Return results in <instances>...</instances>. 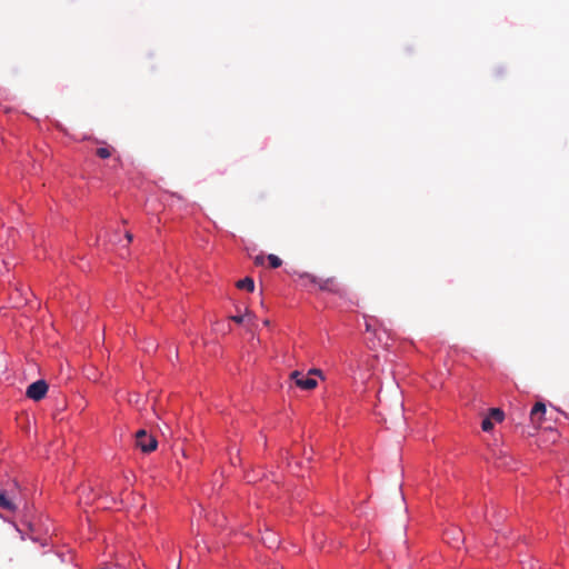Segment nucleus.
<instances>
[{
    "instance_id": "nucleus-9",
    "label": "nucleus",
    "mask_w": 569,
    "mask_h": 569,
    "mask_svg": "<svg viewBox=\"0 0 569 569\" xmlns=\"http://www.w3.org/2000/svg\"><path fill=\"white\" fill-rule=\"evenodd\" d=\"M488 418H490L491 421L495 420L497 422H501L503 420V418H505V413L499 408H491L489 410Z\"/></svg>"
},
{
    "instance_id": "nucleus-14",
    "label": "nucleus",
    "mask_w": 569,
    "mask_h": 569,
    "mask_svg": "<svg viewBox=\"0 0 569 569\" xmlns=\"http://www.w3.org/2000/svg\"><path fill=\"white\" fill-rule=\"evenodd\" d=\"M246 317L252 318L253 316L251 315V312L247 311ZM231 320L234 321L236 323H242L244 320V316H232Z\"/></svg>"
},
{
    "instance_id": "nucleus-19",
    "label": "nucleus",
    "mask_w": 569,
    "mask_h": 569,
    "mask_svg": "<svg viewBox=\"0 0 569 569\" xmlns=\"http://www.w3.org/2000/svg\"><path fill=\"white\" fill-rule=\"evenodd\" d=\"M269 323H270V322H269V320H268V319H266V320L263 321V325H264V326H269Z\"/></svg>"
},
{
    "instance_id": "nucleus-4",
    "label": "nucleus",
    "mask_w": 569,
    "mask_h": 569,
    "mask_svg": "<svg viewBox=\"0 0 569 569\" xmlns=\"http://www.w3.org/2000/svg\"><path fill=\"white\" fill-rule=\"evenodd\" d=\"M546 413V406L542 402H537L530 412V421L535 428H539L543 421Z\"/></svg>"
},
{
    "instance_id": "nucleus-11",
    "label": "nucleus",
    "mask_w": 569,
    "mask_h": 569,
    "mask_svg": "<svg viewBox=\"0 0 569 569\" xmlns=\"http://www.w3.org/2000/svg\"><path fill=\"white\" fill-rule=\"evenodd\" d=\"M267 259H268L269 264H270L271 268L276 269V268H279L282 264V260L278 256H276V254L271 253V254H269L267 257Z\"/></svg>"
},
{
    "instance_id": "nucleus-12",
    "label": "nucleus",
    "mask_w": 569,
    "mask_h": 569,
    "mask_svg": "<svg viewBox=\"0 0 569 569\" xmlns=\"http://www.w3.org/2000/svg\"><path fill=\"white\" fill-rule=\"evenodd\" d=\"M96 154L101 159H107L111 156V149L107 147L98 148Z\"/></svg>"
},
{
    "instance_id": "nucleus-7",
    "label": "nucleus",
    "mask_w": 569,
    "mask_h": 569,
    "mask_svg": "<svg viewBox=\"0 0 569 569\" xmlns=\"http://www.w3.org/2000/svg\"><path fill=\"white\" fill-rule=\"evenodd\" d=\"M0 508L8 510V511H16L17 505L14 503L13 499L9 497L4 491L0 490Z\"/></svg>"
},
{
    "instance_id": "nucleus-13",
    "label": "nucleus",
    "mask_w": 569,
    "mask_h": 569,
    "mask_svg": "<svg viewBox=\"0 0 569 569\" xmlns=\"http://www.w3.org/2000/svg\"><path fill=\"white\" fill-rule=\"evenodd\" d=\"M481 428L483 431L489 432L493 428V422L490 420V418L486 417L481 422Z\"/></svg>"
},
{
    "instance_id": "nucleus-2",
    "label": "nucleus",
    "mask_w": 569,
    "mask_h": 569,
    "mask_svg": "<svg viewBox=\"0 0 569 569\" xmlns=\"http://www.w3.org/2000/svg\"><path fill=\"white\" fill-rule=\"evenodd\" d=\"M48 391V385L44 380H38L32 382L26 391V396L34 401H39L44 398Z\"/></svg>"
},
{
    "instance_id": "nucleus-17",
    "label": "nucleus",
    "mask_w": 569,
    "mask_h": 569,
    "mask_svg": "<svg viewBox=\"0 0 569 569\" xmlns=\"http://www.w3.org/2000/svg\"><path fill=\"white\" fill-rule=\"evenodd\" d=\"M126 239L128 240V242H131V241H132V239H133L132 233L127 232V233H126Z\"/></svg>"
},
{
    "instance_id": "nucleus-10",
    "label": "nucleus",
    "mask_w": 569,
    "mask_h": 569,
    "mask_svg": "<svg viewBox=\"0 0 569 569\" xmlns=\"http://www.w3.org/2000/svg\"><path fill=\"white\" fill-rule=\"evenodd\" d=\"M303 286L316 284L318 286L319 278L310 273H303L300 276Z\"/></svg>"
},
{
    "instance_id": "nucleus-18",
    "label": "nucleus",
    "mask_w": 569,
    "mask_h": 569,
    "mask_svg": "<svg viewBox=\"0 0 569 569\" xmlns=\"http://www.w3.org/2000/svg\"><path fill=\"white\" fill-rule=\"evenodd\" d=\"M309 373H317V375H319V373H320V371H319V370H317V369H312V370H310V372H309Z\"/></svg>"
},
{
    "instance_id": "nucleus-6",
    "label": "nucleus",
    "mask_w": 569,
    "mask_h": 569,
    "mask_svg": "<svg viewBox=\"0 0 569 569\" xmlns=\"http://www.w3.org/2000/svg\"><path fill=\"white\" fill-rule=\"evenodd\" d=\"M318 287L323 291L338 292V284L333 277L327 279L319 278Z\"/></svg>"
},
{
    "instance_id": "nucleus-1",
    "label": "nucleus",
    "mask_w": 569,
    "mask_h": 569,
    "mask_svg": "<svg viewBox=\"0 0 569 569\" xmlns=\"http://www.w3.org/2000/svg\"><path fill=\"white\" fill-rule=\"evenodd\" d=\"M136 445L142 452L148 453L157 449L158 441L153 436L141 429L136 433Z\"/></svg>"
},
{
    "instance_id": "nucleus-5",
    "label": "nucleus",
    "mask_w": 569,
    "mask_h": 569,
    "mask_svg": "<svg viewBox=\"0 0 569 569\" xmlns=\"http://www.w3.org/2000/svg\"><path fill=\"white\" fill-rule=\"evenodd\" d=\"M446 541L451 543L452 547L458 548L459 545L463 541L462 532L459 529H452L446 532Z\"/></svg>"
},
{
    "instance_id": "nucleus-16",
    "label": "nucleus",
    "mask_w": 569,
    "mask_h": 569,
    "mask_svg": "<svg viewBox=\"0 0 569 569\" xmlns=\"http://www.w3.org/2000/svg\"><path fill=\"white\" fill-rule=\"evenodd\" d=\"M366 330L372 331V325H371L370 320H366Z\"/></svg>"
},
{
    "instance_id": "nucleus-15",
    "label": "nucleus",
    "mask_w": 569,
    "mask_h": 569,
    "mask_svg": "<svg viewBox=\"0 0 569 569\" xmlns=\"http://www.w3.org/2000/svg\"><path fill=\"white\" fill-rule=\"evenodd\" d=\"M263 262H264V257H263L262 254H259V256H257V257L254 258V263H256L257 266L263 264Z\"/></svg>"
},
{
    "instance_id": "nucleus-3",
    "label": "nucleus",
    "mask_w": 569,
    "mask_h": 569,
    "mask_svg": "<svg viewBox=\"0 0 569 569\" xmlns=\"http://www.w3.org/2000/svg\"><path fill=\"white\" fill-rule=\"evenodd\" d=\"M295 383L303 390H312L317 387L318 382L316 379L305 376L299 371H292L290 375Z\"/></svg>"
},
{
    "instance_id": "nucleus-8",
    "label": "nucleus",
    "mask_w": 569,
    "mask_h": 569,
    "mask_svg": "<svg viewBox=\"0 0 569 569\" xmlns=\"http://www.w3.org/2000/svg\"><path fill=\"white\" fill-rule=\"evenodd\" d=\"M237 288L252 292L254 290V282L252 278L246 277L237 282Z\"/></svg>"
}]
</instances>
